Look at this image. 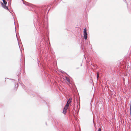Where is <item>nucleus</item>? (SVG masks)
Masks as SVG:
<instances>
[{"label":"nucleus","instance_id":"nucleus-6","mask_svg":"<svg viewBox=\"0 0 131 131\" xmlns=\"http://www.w3.org/2000/svg\"><path fill=\"white\" fill-rule=\"evenodd\" d=\"M22 1H23V3L24 4L27 5L29 6V3H28L24 1V0H22Z\"/></svg>","mask_w":131,"mask_h":131},{"label":"nucleus","instance_id":"nucleus-15","mask_svg":"<svg viewBox=\"0 0 131 131\" xmlns=\"http://www.w3.org/2000/svg\"><path fill=\"white\" fill-rule=\"evenodd\" d=\"M81 66H82V64H81Z\"/></svg>","mask_w":131,"mask_h":131},{"label":"nucleus","instance_id":"nucleus-3","mask_svg":"<svg viewBox=\"0 0 131 131\" xmlns=\"http://www.w3.org/2000/svg\"><path fill=\"white\" fill-rule=\"evenodd\" d=\"M84 37L85 40H86L87 38L88 34L86 32V28H84L83 31Z\"/></svg>","mask_w":131,"mask_h":131},{"label":"nucleus","instance_id":"nucleus-10","mask_svg":"<svg viewBox=\"0 0 131 131\" xmlns=\"http://www.w3.org/2000/svg\"><path fill=\"white\" fill-rule=\"evenodd\" d=\"M130 116H131V107H130Z\"/></svg>","mask_w":131,"mask_h":131},{"label":"nucleus","instance_id":"nucleus-11","mask_svg":"<svg viewBox=\"0 0 131 131\" xmlns=\"http://www.w3.org/2000/svg\"><path fill=\"white\" fill-rule=\"evenodd\" d=\"M101 131V129L100 128H99L98 131Z\"/></svg>","mask_w":131,"mask_h":131},{"label":"nucleus","instance_id":"nucleus-13","mask_svg":"<svg viewBox=\"0 0 131 131\" xmlns=\"http://www.w3.org/2000/svg\"><path fill=\"white\" fill-rule=\"evenodd\" d=\"M18 84H16L15 85V86H18Z\"/></svg>","mask_w":131,"mask_h":131},{"label":"nucleus","instance_id":"nucleus-8","mask_svg":"<svg viewBox=\"0 0 131 131\" xmlns=\"http://www.w3.org/2000/svg\"><path fill=\"white\" fill-rule=\"evenodd\" d=\"M96 73H97V79H98L99 77V74L98 72H97Z\"/></svg>","mask_w":131,"mask_h":131},{"label":"nucleus","instance_id":"nucleus-9","mask_svg":"<svg viewBox=\"0 0 131 131\" xmlns=\"http://www.w3.org/2000/svg\"><path fill=\"white\" fill-rule=\"evenodd\" d=\"M86 42H87V44L89 43V45L90 42L88 40H87L86 41Z\"/></svg>","mask_w":131,"mask_h":131},{"label":"nucleus","instance_id":"nucleus-2","mask_svg":"<svg viewBox=\"0 0 131 131\" xmlns=\"http://www.w3.org/2000/svg\"><path fill=\"white\" fill-rule=\"evenodd\" d=\"M2 1L4 4L3 5V3H2L1 4L2 5L4 8L8 10V7L6 5L7 4V2L5 1V0H2Z\"/></svg>","mask_w":131,"mask_h":131},{"label":"nucleus","instance_id":"nucleus-1","mask_svg":"<svg viewBox=\"0 0 131 131\" xmlns=\"http://www.w3.org/2000/svg\"><path fill=\"white\" fill-rule=\"evenodd\" d=\"M45 27L43 26L42 28V30L41 31V35L43 37H45L46 35H47V30L46 29V31L45 30Z\"/></svg>","mask_w":131,"mask_h":131},{"label":"nucleus","instance_id":"nucleus-7","mask_svg":"<svg viewBox=\"0 0 131 131\" xmlns=\"http://www.w3.org/2000/svg\"><path fill=\"white\" fill-rule=\"evenodd\" d=\"M66 80L69 82L70 84V79L68 78L67 77H66Z\"/></svg>","mask_w":131,"mask_h":131},{"label":"nucleus","instance_id":"nucleus-14","mask_svg":"<svg viewBox=\"0 0 131 131\" xmlns=\"http://www.w3.org/2000/svg\"><path fill=\"white\" fill-rule=\"evenodd\" d=\"M23 85V86H24V88H25V85Z\"/></svg>","mask_w":131,"mask_h":131},{"label":"nucleus","instance_id":"nucleus-5","mask_svg":"<svg viewBox=\"0 0 131 131\" xmlns=\"http://www.w3.org/2000/svg\"><path fill=\"white\" fill-rule=\"evenodd\" d=\"M68 107H66L65 106L63 110V113L64 114H65L67 113V111Z\"/></svg>","mask_w":131,"mask_h":131},{"label":"nucleus","instance_id":"nucleus-4","mask_svg":"<svg viewBox=\"0 0 131 131\" xmlns=\"http://www.w3.org/2000/svg\"><path fill=\"white\" fill-rule=\"evenodd\" d=\"M72 100V99L71 98H70L68 100L67 104L65 106H66V107H68L69 106V104L71 102Z\"/></svg>","mask_w":131,"mask_h":131},{"label":"nucleus","instance_id":"nucleus-12","mask_svg":"<svg viewBox=\"0 0 131 131\" xmlns=\"http://www.w3.org/2000/svg\"><path fill=\"white\" fill-rule=\"evenodd\" d=\"M61 72L62 73H64V72L63 71H61Z\"/></svg>","mask_w":131,"mask_h":131}]
</instances>
